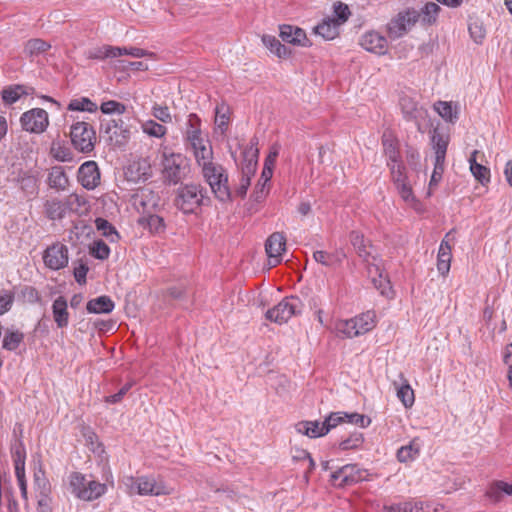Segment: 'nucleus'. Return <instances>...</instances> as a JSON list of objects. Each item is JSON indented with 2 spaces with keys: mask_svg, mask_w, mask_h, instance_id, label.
Masks as SVG:
<instances>
[{
  "mask_svg": "<svg viewBox=\"0 0 512 512\" xmlns=\"http://www.w3.org/2000/svg\"><path fill=\"white\" fill-rule=\"evenodd\" d=\"M24 339V334L20 331H7L3 339V348L14 351L18 348Z\"/></svg>",
  "mask_w": 512,
  "mask_h": 512,
  "instance_id": "nucleus-45",
  "label": "nucleus"
},
{
  "mask_svg": "<svg viewBox=\"0 0 512 512\" xmlns=\"http://www.w3.org/2000/svg\"><path fill=\"white\" fill-rule=\"evenodd\" d=\"M469 32L476 43H481L485 37V30L476 22L469 25Z\"/></svg>",
  "mask_w": 512,
  "mask_h": 512,
  "instance_id": "nucleus-63",
  "label": "nucleus"
},
{
  "mask_svg": "<svg viewBox=\"0 0 512 512\" xmlns=\"http://www.w3.org/2000/svg\"><path fill=\"white\" fill-rule=\"evenodd\" d=\"M338 334L346 338H354L359 336V330L355 329V323L352 319L340 320L336 324Z\"/></svg>",
  "mask_w": 512,
  "mask_h": 512,
  "instance_id": "nucleus-46",
  "label": "nucleus"
},
{
  "mask_svg": "<svg viewBox=\"0 0 512 512\" xmlns=\"http://www.w3.org/2000/svg\"><path fill=\"white\" fill-rule=\"evenodd\" d=\"M204 190L200 185L187 184L178 190L177 207L184 213H193L203 204Z\"/></svg>",
  "mask_w": 512,
  "mask_h": 512,
  "instance_id": "nucleus-10",
  "label": "nucleus"
},
{
  "mask_svg": "<svg viewBox=\"0 0 512 512\" xmlns=\"http://www.w3.org/2000/svg\"><path fill=\"white\" fill-rule=\"evenodd\" d=\"M280 37L283 41L293 45L308 47L311 45L305 31L292 25L280 26Z\"/></svg>",
  "mask_w": 512,
  "mask_h": 512,
  "instance_id": "nucleus-21",
  "label": "nucleus"
},
{
  "mask_svg": "<svg viewBox=\"0 0 512 512\" xmlns=\"http://www.w3.org/2000/svg\"><path fill=\"white\" fill-rule=\"evenodd\" d=\"M23 91L20 86H16L14 88L10 87L7 89H4L2 91V100L6 104H13L15 103L22 95Z\"/></svg>",
  "mask_w": 512,
  "mask_h": 512,
  "instance_id": "nucleus-58",
  "label": "nucleus"
},
{
  "mask_svg": "<svg viewBox=\"0 0 512 512\" xmlns=\"http://www.w3.org/2000/svg\"><path fill=\"white\" fill-rule=\"evenodd\" d=\"M53 320L59 329L66 328L69 325L70 313L68 303L65 297L58 296L52 303Z\"/></svg>",
  "mask_w": 512,
  "mask_h": 512,
  "instance_id": "nucleus-23",
  "label": "nucleus"
},
{
  "mask_svg": "<svg viewBox=\"0 0 512 512\" xmlns=\"http://www.w3.org/2000/svg\"><path fill=\"white\" fill-rule=\"evenodd\" d=\"M70 138L77 151L90 153L95 147L96 132L89 123L76 122L71 126Z\"/></svg>",
  "mask_w": 512,
  "mask_h": 512,
  "instance_id": "nucleus-8",
  "label": "nucleus"
},
{
  "mask_svg": "<svg viewBox=\"0 0 512 512\" xmlns=\"http://www.w3.org/2000/svg\"><path fill=\"white\" fill-rule=\"evenodd\" d=\"M393 385L396 390V395L402 404L406 408L412 407L415 401V396L414 391L409 385L408 381L404 379L402 375H400V383L394 381Z\"/></svg>",
  "mask_w": 512,
  "mask_h": 512,
  "instance_id": "nucleus-28",
  "label": "nucleus"
},
{
  "mask_svg": "<svg viewBox=\"0 0 512 512\" xmlns=\"http://www.w3.org/2000/svg\"><path fill=\"white\" fill-rule=\"evenodd\" d=\"M366 470L359 468L357 465H344L331 474V482L338 487L350 486L367 478Z\"/></svg>",
  "mask_w": 512,
  "mask_h": 512,
  "instance_id": "nucleus-11",
  "label": "nucleus"
},
{
  "mask_svg": "<svg viewBox=\"0 0 512 512\" xmlns=\"http://www.w3.org/2000/svg\"><path fill=\"white\" fill-rule=\"evenodd\" d=\"M135 205L138 210L142 209V216L138 222L152 233L164 231L165 224L162 217L154 212L160 207V198L151 190H142L135 198Z\"/></svg>",
  "mask_w": 512,
  "mask_h": 512,
  "instance_id": "nucleus-2",
  "label": "nucleus"
},
{
  "mask_svg": "<svg viewBox=\"0 0 512 512\" xmlns=\"http://www.w3.org/2000/svg\"><path fill=\"white\" fill-rule=\"evenodd\" d=\"M355 323V329L359 330V336L366 334L376 326V314L374 311H367L351 318Z\"/></svg>",
  "mask_w": 512,
  "mask_h": 512,
  "instance_id": "nucleus-31",
  "label": "nucleus"
},
{
  "mask_svg": "<svg viewBox=\"0 0 512 512\" xmlns=\"http://www.w3.org/2000/svg\"><path fill=\"white\" fill-rule=\"evenodd\" d=\"M313 258L317 263H320L324 266H333L339 261L334 255L325 251H315L313 253Z\"/></svg>",
  "mask_w": 512,
  "mask_h": 512,
  "instance_id": "nucleus-60",
  "label": "nucleus"
},
{
  "mask_svg": "<svg viewBox=\"0 0 512 512\" xmlns=\"http://www.w3.org/2000/svg\"><path fill=\"white\" fill-rule=\"evenodd\" d=\"M503 494L512 496V484L504 481H497L493 483L486 492V495L495 502L500 501Z\"/></svg>",
  "mask_w": 512,
  "mask_h": 512,
  "instance_id": "nucleus-37",
  "label": "nucleus"
},
{
  "mask_svg": "<svg viewBox=\"0 0 512 512\" xmlns=\"http://www.w3.org/2000/svg\"><path fill=\"white\" fill-rule=\"evenodd\" d=\"M152 115L163 123H170L172 116L167 106L154 105L152 107Z\"/></svg>",
  "mask_w": 512,
  "mask_h": 512,
  "instance_id": "nucleus-59",
  "label": "nucleus"
},
{
  "mask_svg": "<svg viewBox=\"0 0 512 512\" xmlns=\"http://www.w3.org/2000/svg\"><path fill=\"white\" fill-rule=\"evenodd\" d=\"M452 235V231L448 232L444 239L441 241L437 256V270L438 272L446 276L450 271L451 259H452V247L449 243V238Z\"/></svg>",
  "mask_w": 512,
  "mask_h": 512,
  "instance_id": "nucleus-22",
  "label": "nucleus"
},
{
  "mask_svg": "<svg viewBox=\"0 0 512 512\" xmlns=\"http://www.w3.org/2000/svg\"><path fill=\"white\" fill-rule=\"evenodd\" d=\"M444 163L445 162H437V161H434V170H433V173L431 175V179H430V182H429V192H428V196L431 195V190L437 186V184L440 182V180L442 179V175H443V172H444Z\"/></svg>",
  "mask_w": 512,
  "mask_h": 512,
  "instance_id": "nucleus-57",
  "label": "nucleus"
},
{
  "mask_svg": "<svg viewBox=\"0 0 512 512\" xmlns=\"http://www.w3.org/2000/svg\"><path fill=\"white\" fill-rule=\"evenodd\" d=\"M215 113V124L218 128L223 130L229 121L228 107L225 104H220L216 107Z\"/></svg>",
  "mask_w": 512,
  "mask_h": 512,
  "instance_id": "nucleus-54",
  "label": "nucleus"
},
{
  "mask_svg": "<svg viewBox=\"0 0 512 512\" xmlns=\"http://www.w3.org/2000/svg\"><path fill=\"white\" fill-rule=\"evenodd\" d=\"M439 11L440 7L436 3L429 2L423 6L419 14L420 16H422L423 22L431 24L436 20Z\"/></svg>",
  "mask_w": 512,
  "mask_h": 512,
  "instance_id": "nucleus-47",
  "label": "nucleus"
},
{
  "mask_svg": "<svg viewBox=\"0 0 512 512\" xmlns=\"http://www.w3.org/2000/svg\"><path fill=\"white\" fill-rule=\"evenodd\" d=\"M100 109L104 114H123L126 110L125 105L114 100L103 102Z\"/></svg>",
  "mask_w": 512,
  "mask_h": 512,
  "instance_id": "nucleus-55",
  "label": "nucleus"
},
{
  "mask_svg": "<svg viewBox=\"0 0 512 512\" xmlns=\"http://www.w3.org/2000/svg\"><path fill=\"white\" fill-rule=\"evenodd\" d=\"M433 148L435 151V161L445 162V156L448 147V141L441 134H434L432 137Z\"/></svg>",
  "mask_w": 512,
  "mask_h": 512,
  "instance_id": "nucleus-41",
  "label": "nucleus"
},
{
  "mask_svg": "<svg viewBox=\"0 0 512 512\" xmlns=\"http://www.w3.org/2000/svg\"><path fill=\"white\" fill-rule=\"evenodd\" d=\"M183 140L188 152L194 156L197 166L214 159L210 140L203 134L201 120L196 114H189L185 124Z\"/></svg>",
  "mask_w": 512,
  "mask_h": 512,
  "instance_id": "nucleus-1",
  "label": "nucleus"
},
{
  "mask_svg": "<svg viewBox=\"0 0 512 512\" xmlns=\"http://www.w3.org/2000/svg\"><path fill=\"white\" fill-rule=\"evenodd\" d=\"M420 442L418 438L412 439L408 445L402 446L397 451V459L401 463L413 461L420 453Z\"/></svg>",
  "mask_w": 512,
  "mask_h": 512,
  "instance_id": "nucleus-33",
  "label": "nucleus"
},
{
  "mask_svg": "<svg viewBox=\"0 0 512 512\" xmlns=\"http://www.w3.org/2000/svg\"><path fill=\"white\" fill-rule=\"evenodd\" d=\"M350 241L358 256L366 263L367 266H369L371 262L379 261L375 254L374 247L364 238L363 234L358 231H352L350 234Z\"/></svg>",
  "mask_w": 512,
  "mask_h": 512,
  "instance_id": "nucleus-17",
  "label": "nucleus"
},
{
  "mask_svg": "<svg viewBox=\"0 0 512 512\" xmlns=\"http://www.w3.org/2000/svg\"><path fill=\"white\" fill-rule=\"evenodd\" d=\"M399 105L407 120H416L422 115L423 111L418 107L417 101L409 95L401 96Z\"/></svg>",
  "mask_w": 512,
  "mask_h": 512,
  "instance_id": "nucleus-30",
  "label": "nucleus"
},
{
  "mask_svg": "<svg viewBox=\"0 0 512 512\" xmlns=\"http://www.w3.org/2000/svg\"><path fill=\"white\" fill-rule=\"evenodd\" d=\"M409 502L408 512H431L430 506L421 501Z\"/></svg>",
  "mask_w": 512,
  "mask_h": 512,
  "instance_id": "nucleus-64",
  "label": "nucleus"
},
{
  "mask_svg": "<svg viewBox=\"0 0 512 512\" xmlns=\"http://www.w3.org/2000/svg\"><path fill=\"white\" fill-rule=\"evenodd\" d=\"M48 185L52 189L63 191L68 186V177L61 166L52 167L47 179Z\"/></svg>",
  "mask_w": 512,
  "mask_h": 512,
  "instance_id": "nucleus-32",
  "label": "nucleus"
},
{
  "mask_svg": "<svg viewBox=\"0 0 512 512\" xmlns=\"http://www.w3.org/2000/svg\"><path fill=\"white\" fill-rule=\"evenodd\" d=\"M97 108L96 103L87 97L72 99L68 105V109L71 111L95 112Z\"/></svg>",
  "mask_w": 512,
  "mask_h": 512,
  "instance_id": "nucleus-42",
  "label": "nucleus"
},
{
  "mask_svg": "<svg viewBox=\"0 0 512 512\" xmlns=\"http://www.w3.org/2000/svg\"><path fill=\"white\" fill-rule=\"evenodd\" d=\"M363 443V436L359 432L352 433L347 439L339 443V449L342 451L358 449Z\"/></svg>",
  "mask_w": 512,
  "mask_h": 512,
  "instance_id": "nucleus-50",
  "label": "nucleus"
},
{
  "mask_svg": "<svg viewBox=\"0 0 512 512\" xmlns=\"http://www.w3.org/2000/svg\"><path fill=\"white\" fill-rule=\"evenodd\" d=\"M14 464L25 463L26 450L22 442H17L12 447Z\"/></svg>",
  "mask_w": 512,
  "mask_h": 512,
  "instance_id": "nucleus-62",
  "label": "nucleus"
},
{
  "mask_svg": "<svg viewBox=\"0 0 512 512\" xmlns=\"http://www.w3.org/2000/svg\"><path fill=\"white\" fill-rule=\"evenodd\" d=\"M15 299V294L10 290H0V316L10 311Z\"/></svg>",
  "mask_w": 512,
  "mask_h": 512,
  "instance_id": "nucleus-51",
  "label": "nucleus"
},
{
  "mask_svg": "<svg viewBox=\"0 0 512 512\" xmlns=\"http://www.w3.org/2000/svg\"><path fill=\"white\" fill-rule=\"evenodd\" d=\"M69 479L72 494L83 501H94L107 491L106 484L95 480H87L83 474L78 472L72 473Z\"/></svg>",
  "mask_w": 512,
  "mask_h": 512,
  "instance_id": "nucleus-5",
  "label": "nucleus"
},
{
  "mask_svg": "<svg viewBox=\"0 0 512 512\" xmlns=\"http://www.w3.org/2000/svg\"><path fill=\"white\" fill-rule=\"evenodd\" d=\"M419 18V12L413 8L399 12L387 23L388 36L391 39L403 37L414 27Z\"/></svg>",
  "mask_w": 512,
  "mask_h": 512,
  "instance_id": "nucleus-7",
  "label": "nucleus"
},
{
  "mask_svg": "<svg viewBox=\"0 0 512 512\" xmlns=\"http://www.w3.org/2000/svg\"><path fill=\"white\" fill-rule=\"evenodd\" d=\"M85 55L88 59L104 60L106 58L120 57V50L118 47L104 45L87 50Z\"/></svg>",
  "mask_w": 512,
  "mask_h": 512,
  "instance_id": "nucleus-34",
  "label": "nucleus"
},
{
  "mask_svg": "<svg viewBox=\"0 0 512 512\" xmlns=\"http://www.w3.org/2000/svg\"><path fill=\"white\" fill-rule=\"evenodd\" d=\"M243 154L245 159H248V162L242 167L241 179L236 189V194L240 197L246 195L247 189L250 186L251 176L255 171L258 150L251 146L249 149H246Z\"/></svg>",
  "mask_w": 512,
  "mask_h": 512,
  "instance_id": "nucleus-15",
  "label": "nucleus"
},
{
  "mask_svg": "<svg viewBox=\"0 0 512 512\" xmlns=\"http://www.w3.org/2000/svg\"><path fill=\"white\" fill-rule=\"evenodd\" d=\"M383 147H384V153L387 157V163H397L399 161V151L393 142V140L390 139H383Z\"/></svg>",
  "mask_w": 512,
  "mask_h": 512,
  "instance_id": "nucleus-52",
  "label": "nucleus"
},
{
  "mask_svg": "<svg viewBox=\"0 0 512 512\" xmlns=\"http://www.w3.org/2000/svg\"><path fill=\"white\" fill-rule=\"evenodd\" d=\"M19 184L21 190L25 193L33 195L37 193L38 190V178L36 175L25 172L19 179Z\"/></svg>",
  "mask_w": 512,
  "mask_h": 512,
  "instance_id": "nucleus-40",
  "label": "nucleus"
},
{
  "mask_svg": "<svg viewBox=\"0 0 512 512\" xmlns=\"http://www.w3.org/2000/svg\"><path fill=\"white\" fill-rule=\"evenodd\" d=\"M298 433L308 436L309 438L322 437L327 434V427L318 421H301L295 425Z\"/></svg>",
  "mask_w": 512,
  "mask_h": 512,
  "instance_id": "nucleus-25",
  "label": "nucleus"
},
{
  "mask_svg": "<svg viewBox=\"0 0 512 512\" xmlns=\"http://www.w3.org/2000/svg\"><path fill=\"white\" fill-rule=\"evenodd\" d=\"M263 45L278 58H287L290 55L289 49L283 45L275 36L263 35Z\"/></svg>",
  "mask_w": 512,
  "mask_h": 512,
  "instance_id": "nucleus-36",
  "label": "nucleus"
},
{
  "mask_svg": "<svg viewBox=\"0 0 512 512\" xmlns=\"http://www.w3.org/2000/svg\"><path fill=\"white\" fill-rule=\"evenodd\" d=\"M44 264L52 270H60L68 265V248L62 243L49 246L43 255Z\"/></svg>",
  "mask_w": 512,
  "mask_h": 512,
  "instance_id": "nucleus-13",
  "label": "nucleus"
},
{
  "mask_svg": "<svg viewBox=\"0 0 512 512\" xmlns=\"http://www.w3.org/2000/svg\"><path fill=\"white\" fill-rule=\"evenodd\" d=\"M367 271L368 275L371 277L374 287L380 292V294L385 297H391L392 288L390 281L386 276L383 275L379 261L371 262V264L367 266Z\"/></svg>",
  "mask_w": 512,
  "mask_h": 512,
  "instance_id": "nucleus-20",
  "label": "nucleus"
},
{
  "mask_svg": "<svg viewBox=\"0 0 512 512\" xmlns=\"http://www.w3.org/2000/svg\"><path fill=\"white\" fill-rule=\"evenodd\" d=\"M387 165L390 168L392 180L396 186L401 183L408 182L405 174V167L401 162L387 163Z\"/></svg>",
  "mask_w": 512,
  "mask_h": 512,
  "instance_id": "nucleus-48",
  "label": "nucleus"
},
{
  "mask_svg": "<svg viewBox=\"0 0 512 512\" xmlns=\"http://www.w3.org/2000/svg\"><path fill=\"white\" fill-rule=\"evenodd\" d=\"M121 484L129 495L162 496L170 495L173 491L163 480L153 476H124Z\"/></svg>",
  "mask_w": 512,
  "mask_h": 512,
  "instance_id": "nucleus-4",
  "label": "nucleus"
},
{
  "mask_svg": "<svg viewBox=\"0 0 512 512\" xmlns=\"http://www.w3.org/2000/svg\"><path fill=\"white\" fill-rule=\"evenodd\" d=\"M265 250L270 266H276L282 261V254L286 250V238L280 232L271 234L265 243Z\"/></svg>",
  "mask_w": 512,
  "mask_h": 512,
  "instance_id": "nucleus-16",
  "label": "nucleus"
},
{
  "mask_svg": "<svg viewBox=\"0 0 512 512\" xmlns=\"http://www.w3.org/2000/svg\"><path fill=\"white\" fill-rule=\"evenodd\" d=\"M370 419L358 413L334 412L331 413L322 422L324 427H327V433L341 423L356 424L361 428H365L370 424Z\"/></svg>",
  "mask_w": 512,
  "mask_h": 512,
  "instance_id": "nucleus-14",
  "label": "nucleus"
},
{
  "mask_svg": "<svg viewBox=\"0 0 512 512\" xmlns=\"http://www.w3.org/2000/svg\"><path fill=\"white\" fill-rule=\"evenodd\" d=\"M303 303L295 296L285 297L273 308L267 310L265 316L271 322L283 324L288 322L291 317L302 312Z\"/></svg>",
  "mask_w": 512,
  "mask_h": 512,
  "instance_id": "nucleus-6",
  "label": "nucleus"
},
{
  "mask_svg": "<svg viewBox=\"0 0 512 512\" xmlns=\"http://www.w3.org/2000/svg\"><path fill=\"white\" fill-rule=\"evenodd\" d=\"M78 181L88 189H95L100 183V171L95 161H86L78 169Z\"/></svg>",
  "mask_w": 512,
  "mask_h": 512,
  "instance_id": "nucleus-19",
  "label": "nucleus"
},
{
  "mask_svg": "<svg viewBox=\"0 0 512 512\" xmlns=\"http://www.w3.org/2000/svg\"><path fill=\"white\" fill-rule=\"evenodd\" d=\"M67 211L84 214L89 210V202L84 195L72 193L65 199Z\"/></svg>",
  "mask_w": 512,
  "mask_h": 512,
  "instance_id": "nucleus-35",
  "label": "nucleus"
},
{
  "mask_svg": "<svg viewBox=\"0 0 512 512\" xmlns=\"http://www.w3.org/2000/svg\"><path fill=\"white\" fill-rule=\"evenodd\" d=\"M90 254L100 260H105L110 255V248L103 240H96L90 247Z\"/></svg>",
  "mask_w": 512,
  "mask_h": 512,
  "instance_id": "nucleus-49",
  "label": "nucleus"
},
{
  "mask_svg": "<svg viewBox=\"0 0 512 512\" xmlns=\"http://www.w3.org/2000/svg\"><path fill=\"white\" fill-rule=\"evenodd\" d=\"M334 14L335 17L332 19L338 23L339 26H341L348 20L351 13L349 7L346 4L338 2L334 5Z\"/></svg>",
  "mask_w": 512,
  "mask_h": 512,
  "instance_id": "nucleus-53",
  "label": "nucleus"
},
{
  "mask_svg": "<svg viewBox=\"0 0 512 512\" xmlns=\"http://www.w3.org/2000/svg\"><path fill=\"white\" fill-rule=\"evenodd\" d=\"M115 307L114 302L109 296H99L91 299L86 305L88 313L107 314L111 313Z\"/></svg>",
  "mask_w": 512,
  "mask_h": 512,
  "instance_id": "nucleus-27",
  "label": "nucleus"
},
{
  "mask_svg": "<svg viewBox=\"0 0 512 512\" xmlns=\"http://www.w3.org/2000/svg\"><path fill=\"white\" fill-rule=\"evenodd\" d=\"M120 50V56L122 55H129L135 58H142V57H150L152 59H155V54L153 52H149L147 50L137 48V47H118Z\"/></svg>",
  "mask_w": 512,
  "mask_h": 512,
  "instance_id": "nucleus-56",
  "label": "nucleus"
},
{
  "mask_svg": "<svg viewBox=\"0 0 512 512\" xmlns=\"http://www.w3.org/2000/svg\"><path fill=\"white\" fill-rule=\"evenodd\" d=\"M22 128L30 133H43L49 125V117L46 110L33 108L22 114L20 118Z\"/></svg>",
  "mask_w": 512,
  "mask_h": 512,
  "instance_id": "nucleus-12",
  "label": "nucleus"
},
{
  "mask_svg": "<svg viewBox=\"0 0 512 512\" xmlns=\"http://www.w3.org/2000/svg\"><path fill=\"white\" fill-rule=\"evenodd\" d=\"M45 215L50 220H61L67 213V206L65 200L62 201L58 198H52L44 203Z\"/></svg>",
  "mask_w": 512,
  "mask_h": 512,
  "instance_id": "nucleus-26",
  "label": "nucleus"
},
{
  "mask_svg": "<svg viewBox=\"0 0 512 512\" xmlns=\"http://www.w3.org/2000/svg\"><path fill=\"white\" fill-rule=\"evenodd\" d=\"M340 26L331 17L322 20L313 31L316 35L322 37L324 40H333L339 35Z\"/></svg>",
  "mask_w": 512,
  "mask_h": 512,
  "instance_id": "nucleus-24",
  "label": "nucleus"
},
{
  "mask_svg": "<svg viewBox=\"0 0 512 512\" xmlns=\"http://www.w3.org/2000/svg\"><path fill=\"white\" fill-rule=\"evenodd\" d=\"M435 110L443 119L447 121L453 120V110L450 103L439 101L435 104Z\"/></svg>",
  "mask_w": 512,
  "mask_h": 512,
  "instance_id": "nucleus-61",
  "label": "nucleus"
},
{
  "mask_svg": "<svg viewBox=\"0 0 512 512\" xmlns=\"http://www.w3.org/2000/svg\"><path fill=\"white\" fill-rule=\"evenodd\" d=\"M359 43L366 51L377 55H384L388 51V41L386 37L377 31H368L364 33L361 36Z\"/></svg>",
  "mask_w": 512,
  "mask_h": 512,
  "instance_id": "nucleus-18",
  "label": "nucleus"
},
{
  "mask_svg": "<svg viewBox=\"0 0 512 512\" xmlns=\"http://www.w3.org/2000/svg\"><path fill=\"white\" fill-rule=\"evenodd\" d=\"M478 154L479 151L474 150L469 156L468 162L472 175L477 181L484 185L490 181V170L487 167L477 163Z\"/></svg>",
  "mask_w": 512,
  "mask_h": 512,
  "instance_id": "nucleus-29",
  "label": "nucleus"
},
{
  "mask_svg": "<svg viewBox=\"0 0 512 512\" xmlns=\"http://www.w3.org/2000/svg\"><path fill=\"white\" fill-rule=\"evenodd\" d=\"M51 48V45L39 38L31 39L26 42L24 52L30 57L39 56Z\"/></svg>",
  "mask_w": 512,
  "mask_h": 512,
  "instance_id": "nucleus-38",
  "label": "nucleus"
},
{
  "mask_svg": "<svg viewBox=\"0 0 512 512\" xmlns=\"http://www.w3.org/2000/svg\"><path fill=\"white\" fill-rule=\"evenodd\" d=\"M198 167L215 197L221 202L230 201L232 193L226 169L221 164L214 162V159L203 162Z\"/></svg>",
  "mask_w": 512,
  "mask_h": 512,
  "instance_id": "nucleus-3",
  "label": "nucleus"
},
{
  "mask_svg": "<svg viewBox=\"0 0 512 512\" xmlns=\"http://www.w3.org/2000/svg\"><path fill=\"white\" fill-rule=\"evenodd\" d=\"M162 175L165 181L177 184L184 176L185 157L180 153L163 151L162 153Z\"/></svg>",
  "mask_w": 512,
  "mask_h": 512,
  "instance_id": "nucleus-9",
  "label": "nucleus"
},
{
  "mask_svg": "<svg viewBox=\"0 0 512 512\" xmlns=\"http://www.w3.org/2000/svg\"><path fill=\"white\" fill-rule=\"evenodd\" d=\"M141 128L145 134L156 138L164 137L167 132L165 126L155 122L154 120H147L143 122Z\"/></svg>",
  "mask_w": 512,
  "mask_h": 512,
  "instance_id": "nucleus-44",
  "label": "nucleus"
},
{
  "mask_svg": "<svg viewBox=\"0 0 512 512\" xmlns=\"http://www.w3.org/2000/svg\"><path fill=\"white\" fill-rule=\"evenodd\" d=\"M95 225L102 236L106 237L110 242H116L119 234L115 227L104 218H96Z\"/></svg>",
  "mask_w": 512,
  "mask_h": 512,
  "instance_id": "nucleus-39",
  "label": "nucleus"
},
{
  "mask_svg": "<svg viewBox=\"0 0 512 512\" xmlns=\"http://www.w3.org/2000/svg\"><path fill=\"white\" fill-rule=\"evenodd\" d=\"M396 188L403 201H405L412 208L418 210L419 202L413 194L411 185L406 182L397 185Z\"/></svg>",
  "mask_w": 512,
  "mask_h": 512,
  "instance_id": "nucleus-43",
  "label": "nucleus"
}]
</instances>
